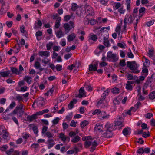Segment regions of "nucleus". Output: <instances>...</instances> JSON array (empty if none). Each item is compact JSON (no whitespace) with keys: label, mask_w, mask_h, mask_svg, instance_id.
<instances>
[{"label":"nucleus","mask_w":155,"mask_h":155,"mask_svg":"<svg viewBox=\"0 0 155 155\" xmlns=\"http://www.w3.org/2000/svg\"><path fill=\"white\" fill-rule=\"evenodd\" d=\"M82 139L83 141H86L84 142V147L85 148H87L90 146H92L90 148L91 152L94 151L98 145L97 141L94 139H92L91 136L83 137Z\"/></svg>","instance_id":"obj_1"},{"label":"nucleus","mask_w":155,"mask_h":155,"mask_svg":"<svg viewBox=\"0 0 155 155\" xmlns=\"http://www.w3.org/2000/svg\"><path fill=\"white\" fill-rule=\"evenodd\" d=\"M23 105L20 103L18 104L12 112L9 114V115L17 114L18 117H21L23 115L24 110H23Z\"/></svg>","instance_id":"obj_2"},{"label":"nucleus","mask_w":155,"mask_h":155,"mask_svg":"<svg viewBox=\"0 0 155 155\" xmlns=\"http://www.w3.org/2000/svg\"><path fill=\"white\" fill-rule=\"evenodd\" d=\"M127 65L130 70L132 71V73L136 74L139 73L140 71V70H137L138 66L135 61H127Z\"/></svg>","instance_id":"obj_3"},{"label":"nucleus","mask_w":155,"mask_h":155,"mask_svg":"<svg viewBox=\"0 0 155 155\" xmlns=\"http://www.w3.org/2000/svg\"><path fill=\"white\" fill-rule=\"evenodd\" d=\"M113 125L110 124L109 126L108 124L106 125L107 130L106 131L102 134V136L107 138H110L112 136L111 132L113 130V128L111 127Z\"/></svg>","instance_id":"obj_4"},{"label":"nucleus","mask_w":155,"mask_h":155,"mask_svg":"<svg viewBox=\"0 0 155 155\" xmlns=\"http://www.w3.org/2000/svg\"><path fill=\"white\" fill-rule=\"evenodd\" d=\"M107 60L112 59V61L116 62L118 60V58L116 54L113 53L111 51H109L107 54Z\"/></svg>","instance_id":"obj_5"},{"label":"nucleus","mask_w":155,"mask_h":155,"mask_svg":"<svg viewBox=\"0 0 155 155\" xmlns=\"http://www.w3.org/2000/svg\"><path fill=\"white\" fill-rule=\"evenodd\" d=\"M84 7L85 11L87 15L91 16L94 15V11L91 6L88 5H86Z\"/></svg>","instance_id":"obj_6"},{"label":"nucleus","mask_w":155,"mask_h":155,"mask_svg":"<svg viewBox=\"0 0 155 155\" xmlns=\"http://www.w3.org/2000/svg\"><path fill=\"white\" fill-rule=\"evenodd\" d=\"M105 100L100 98L99 101H98L97 104V105L99 108H104L108 106V104Z\"/></svg>","instance_id":"obj_7"},{"label":"nucleus","mask_w":155,"mask_h":155,"mask_svg":"<svg viewBox=\"0 0 155 155\" xmlns=\"http://www.w3.org/2000/svg\"><path fill=\"white\" fill-rule=\"evenodd\" d=\"M35 104H36L38 107H41L45 104V101L44 98L41 97H40L38 98L37 100L34 102L32 106Z\"/></svg>","instance_id":"obj_8"},{"label":"nucleus","mask_w":155,"mask_h":155,"mask_svg":"<svg viewBox=\"0 0 155 155\" xmlns=\"http://www.w3.org/2000/svg\"><path fill=\"white\" fill-rule=\"evenodd\" d=\"M79 94L78 95L76 96H75L76 97H78L79 98H81L84 97H86V95L84 92V90L83 87H82L79 90Z\"/></svg>","instance_id":"obj_9"},{"label":"nucleus","mask_w":155,"mask_h":155,"mask_svg":"<svg viewBox=\"0 0 155 155\" xmlns=\"http://www.w3.org/2000/svg\"><path fill=\"white\" fill-rule=\"evenodd\" d=\"M4 128V126H1L0 127V130L3 129L2 132L1 133V134L4 139H6L8 137V134L6 130L3 129Z\"/></svg>","instance_id":"obj_10"},{"label":"nucleus","mask_w":155,"mask_h":155,"mask_svg":"<svg viewBox=\"0 0 155 155\" xmlns=\"http://www.w3.org/2000/svg\"><path fill=\"white\" fill-rule=\"evenodd\" d=\"M59 137L61 139V140L63 142L68 141L69 142L70 140V137L68 136H65L63 133L60 134Z\"/></svg>","instance_id":"obj_11"},{"label":"nucleus","mask_w":155,"mask_h":155,"mask_svg":"<svg viewBox=\"0 0 155 155\" xmlns=\"http://www.w3.org/2000/svg\"><path fill=\"white\" fill-rule=\"evenodd\" d=\"M52 17L53 19L56 20L55 26V29H57L58 28V15L57 14L54 13L52 15Z\"/></svg>","instance_id":"obj_12"},{"label":"nucleus","mask_w":155,"mask_h":155,"mask_svg":"<svg viewBox=\"0 0 155 155\" xmlns=\"http://www.w3.org/2000/svg\"><path fill=\"white\" fill-rule=\"evenodd\" d=\"M26 119H25V120L31 122L34 119H36V115L34 114H33L31 116L28 115L26 116Z\"/></svg>","instance_id":"obj_13"},{"label":"nucleus","mask_w":155,"mask_h":155,"mask_svg":"<svg viewBox=\"0 0 155 155\" xmlns=\"http://www.w3.org/2000/svg\"><path fill=\"white\" fill-rule=\"evenodd\" d=\"M154 80H155V74H153L151 77L148 79L146 84L149 85Z\"/></svg>","instance_id":"obj_14"},{"label":"nucleus","mask_w":155,"mask_h":155,"mask_svg":"<svg viewBox=\"0 0 155 155\" xmlns=\"http://www.w3.org/2000/svg\"><path fill=\"white\" fill-rule=\"evenodd\" d=\"M103 38L104 40L103 44L104 45L107 47H110V44L108 39V37L104 36L103 37Z\"/></svg>","instance_id":"obj_15"},{"label":"nucleus","mask_w":155,"mask_h":155,"mask_svg":"<svg viewBox=\"0 0 155 155\" xmlns=\"http://www.w3.org/2000/svg\"><path fill=\"white\" fill-rule=\"evenodd\" d=\"M98 63H96L94 64H90L89 65V70L90 71H96L97 69Z\"/></svg>","instance_id":"obj_16"},{"label":"nucleus","mask_w":155,"mask_h":155,"mask_svg":"<svg viewBox=\"0 0 155 155\" xmlns=\"http://www.w3.org/2000/svg\"><path fill=\"white\" fill-rule=\"evenodd\" d=\"M50 52L48 51H40L39 52V55L41 56H45V57H48L49 55Z\"/></svg>","instance_id":"obj_17"},{"label":"nucleus","mask_w":155,"mask_h":155,"mask_svg":"<svg viewBox=\"0 0 155 155\" xmlns=\"http://www.w3.org/2000/svg\"><path fill=\"white\" fill-rule=\"evenodd\" d=\"M146 9L144 7L140 8L139 10V16L138 17L140 18L145 13Z\"/></svg>","instance_id":"obj_18"},{"label":"nucleus","mask_w":155,"mask_h":155,"mask_svg":"<svg viewBox=\"0 0 155 155\" xmlns=\"http://www.w3.org/2000/svg\"><path fill=\"white\" fill-rule=\"evenodd\" d=\"M103 130V126L101 124H97L94 128V130L95 131L97 132H100L102 131Z\"/></svg>","instance_id":"obj_19"},{"label":"nucleus","mask_w":155,"mask_h":155,"mask_svg":"<svg viewBox=\"0 0 155 155\" xmlns=\"http://www.w3.org/2000/svg\"><path fill=\"white\" fill-rule=\"evenodd\" d=\"M78 151L79 149L75 146L74 149L67 151V153L70 154H72L74 153L77 154Z\"/></svg>","instance_id":"obj_20"},{"label":"nucleus","mask_w":155,"mask_h":155,"mask_svg":"<svg viewBox=\"0 0 155 155\" xmlns=\"http://www.w3.org/2000/svg\"><path fill=\"white\" fill-rule=\"evenodd\" d=\"M125 17L127 18V23L128 25L131 24L133 22V21L134 20V18L131 15L130 16L126 15Z\"/></svg>","instance_id":"obj_21"},{"label":"nucleus","mask_w":155,"mask_h":155,"mask_svg":"<svg viewBox=\"0 0 155 155\" xmlns=\"http://www.w3.org/2000/svg\"><path fill=\"white\" fill-rule=\"evenodd\" d=\"M100 119H104L108 118L109 115L107 114L104 111L101 112L100 114Z\"/></svg>","instance_id":"obj_22"},{"label":"nucleus","mask_w":155,"mask_h":155,"mask_svg":"<svg viewBox=\"0 0 155 155\" xmlns=\"http://www.w3.org/2000/svg\"><path fill=\"white\" fill-rule=\"evenodd\" d=\"M5 5V3L3 2L2 5V8L0 10V13L2 15L6 12L8 9V8H4Z\"/></svg>","instance_id":"obj_23"},{"label":"nucleus","mask_w":155,"mask_h":155,"mask_svg":"<svg viewBox=\"0 0 155 155\" xmlns=\"http://www.w3.org/2000/svg\"><path fill=\"white\" fill-rule=\"evenodd\" d=\"M64 27L65 30V32L66 34H67L70 30L71 28L68 23H65L64 25Z\"/></svg>","instance_id":"obj_24"},{"label":"nucleus","mask_w":155,"mask_h":155,"mask_svg":"<svg viewBox=\"0 0 155 155\" xmlns=\"http://www.w3.org/2000/svg\"><path fill=\"white\" fill-rule=\"evenodd\" d=\"M81 140L80 137L78 135H77L72 138L71 142L73 143H77Z\"/></svg>","instance_id":"obj_25"},{"label":"nucleus","mask_w":155,"mask_h":155,"mask_svg":"<svg viewBox=\"0 0 155 155\" xmlns=\"http://www.w3.org/2000/svg\"><path fill=\"white\" fill-rule=\"evenodd\" d=\"M47 143L48 144V149H50L53 146L55 145V143H54V140L52 139H49L47 141Z\"/></svg>","instance_id":"obj_26"},{"label":"nucleus","mask_w":155,"mask_h":155,"mask_svg":"<svg viewBox=\"0 0 155 155\" xmlns=\"http://www.w3.org/2000/svg\"><path fill=\"white\" fill-rule=\"evenodd\" d=\"M76 35L74 33H72L67 36V39L68 41L71 42L75 38Z\"/></svg>","instance_id":"obj_27"},{"label":"nucleus","mask_w":155,"mask_h":155,"mask_svg":"<svg viewBox=\"0 0 155 155\" xmlns=\"http://www.w3.org/2000/svg\"><path fill=\"white\" fill-rule=\"evenodd\" d=\"M10 72L11 71H0V74L1 76L2 77H7L9 76Z\"/></svg>","instance_id":"obj_28"},{"label":"nucleus","mask_w":155,"mask_h":155,"mask_svg":"<svg viewBox=\"0 0 155 155\" xmlns=\"http://www.w3.org/2000/svg\"><path fill=\"white\" fill-rule=\"evenodd\" d=\"M77 101L76 99H74L72 101H71L68 104V107L69 109H71L73 107L74 105L76 104Z\"/></svg>","instance_id":"obj_29"},{"label":"nucleus","mask_w":155,"mask_h":155,"mask_svg":"<svg viewBox=\"0 0 155 155\" xmlns=\"http://www.w3.org/2000/svg\"><path fill=\"white\" fill-rule=\"evenodd\" d=\"M110 91V90L109 89H107L106 90L104 91L103 94V95L101 96V98H102V99H105L106 98V96L108 95Z\"/></svg>","instance_id":"obj_30"},{"label":"nucleus","mask_w":155,"mask_h":155,"mask_svg":"<svg viewBox=\"0 0 155 155\" xmlns=\"http://www.w3.org/2000/svg\"><path fill=\"white\" fill-rule=\"evenodd\" d=\"M68 97V95L67 94H63L60 97V102H61L64 100H66Z\"/></svg>","instance_id":"obj_31"},{"label":"nucleus","mask_w":155,"mask_h":155,"mask_svg":"<svg viewBox=\"0 0 155 155\" xmlns=\"http://www.w3.org/2000/svg\"><path fill=\"white\" fill-rule=\"evenodd\" d=\"M78 6L76 3H73L72 4L71 9L72 11H75L78 8Z\"/></svg>","instance_id":"obj_32"},{"label":"nucleus","mask_w":155,"mask_h":155,"mask_svg":"<svg viewBox=\"0 0 155 155\" xmlns=\"http://www.w3.org/2000/svg\"><path fill=\"white\" fill-rule=\"evenodd\" d=\"M77 62L76 61L74 64H71V65L68 66L67 67V69H68L70 71H71L75 67H76Z\"/></svg>","instance_id":"obj_33"},{"label":"nucleus","mask_w":155,"mask_h":155,"mask_svg":"<svg viewBox=\"0 0 155 155\" xmlns=\"http://www.w3.org/2000/svg\"><path fill=\"white\" fill-rule=\"evenodd\" d=\"M89 124V123L88 121L86 120H84L83 122L81 123L80 125L81 128H83L86 126L88 125Z\"/></svg>","instance_id":"obj_34"},{"label":"nucleus","mask_w":155,"mask_h":155,"mask_svg":"<svg viewBox=\"0 0 155 155\" xmlns=\"http://www.w3.org/2000/svg\"><path fill=\"white\" fill-rule=\"evenodd\" d=\"M130 133V130H128L127 128H125L123 130V133L125 136L129 135Z\"/></svg>","instance_id":"obj_35"},{"label":"nucleus","mask_w":155,"mask_h":155,"mask_svg":"<svg viewBox=\"0 0 155 155\" xmlns=\"http://www.w3.org/2000/svg\"><path fill=\"white\" fill-rule=\"evenodd\" d=\"M11 70L13 73L17 74H20V71H19L18 70L15 68H12Z\"/></svg>","instance_id":"obj_36"},{"label":"nucleus","mask_w":155,"mask_h":155,"mask_svg":"<svg viewBox=\"0 0 155 155\" xmlns=\"http://www.w3.org/2000/svg\"><path fill=\"white\" fill-rule=\"evenodd\" d=\"M89 37V39H91L94 41H96L97 39V36L95 35H90Z\"/></svg>","instance_id":"obj_37"},{"label":"nucleus","mask_w":155,"mask_h":155,"mask_svg":"<svg viewBox=\"0 0 155 155\" xmlns=\"http://www.w3.org/2000/svg\"><path fill=\"white\" fill-rule=\"evenodd\" d=\"M141 105V103L140 102H138L134 106L133 108L134 110H133L134 112H135L139 107Z\"/></svg>","instance_id":"obj_38"},{"label":"nucleus","mask_w":155,"mask_h":155,"mask_svg":"<svg viewBox=\"0 0 155 155\" xmlns=\"http://www.w3.org/2000/svg\"><path fill=\"white\" fill-rule=\"evenodd\" d=\"M149 98L151 100H153L155 98V91H153L150 93L149 95Z\"/></svg>","instance_id":"obj_39"},{"label":"nucleus","mask_w":155,"mask_h":155,"mask_svg":"<svg viewBox=\"0 0 155 155\" xmlns=\"http://www.w3.org/2000/svg\"><path fill=\"white\" fill-rule=\"evenodd\" d=\"M24 80L29 84H31V78L28 76H25L24 79Z\"/></svg>","instance_id":"obj_40"},{"label":"nucleus","mask_w":155,"mask_h":155,"mask_svg":"<svg viewBox=\"0 0 155 155\" xmlns=\"http://www.w3.org/2000/svg\"><path fill=\"white\" fill-rule=\"evenodd\" d=\"M42 32L40 31H38L36 33L35 35L38 40H40L41 38L39 37V36H41Z\"/></svg>","instance_id":"obj_41"},{"label":"nucleus","mask_w":155,"mask_h":155,"mask_svg":"<svg viewBox=\"0 0 155 155\" xmlns=\"http://www.w3.org/2000/svg\"><path fill=\"white\" fill-rule=\"evenodd\" d=\"M30 136V134H29L27 133H23L22 135V137L24 139L26 140Z\"/></svg>","instance_id":"obj_42"},{"label":"nucleus","mask_w":155,"mask_h":155,"mask_svg":"<svg viewBox=\"0 0 155 155\" xmlns=\"http://www.w3.org/2000/svg\"><path fill=\"white\" fill-rule=\"evenodd\" d=\"M126 88L127 90L129 91H132L133 89V87L131 85L127 83L126 84Z\"/></svg>","instance_id":"obj_43"},{"label":"nucleus","mask_w":155,"mask_h":155,"mask_svg":"<svg viewBox=\"0 0 155 155\" xmlns=\"http://www.w3.org/2000/svg\"><path fill=\"white\" fill-rule=\"evenodd\" d=\"M105 29V27H104L102 28L100 30V31L101 32L99 33V36L100 35H102L103 34H108V32L106 31H104V30Z\"/></svg>","instance_id":"obj_44"},{"label":"nucleus","mask_w":155,"mask_h":155,"mask_svg":"<svg viewBox=\"0 0 155 155\" xmlns=\"http://www.w3.org/2000/svg\"><path fill=\"white\" fill-rule=\"evenodd\" d=\"M155 21L154 20L149 21L147 22L146 24L148 27H150L154 23Z\"/></svg>","instance_id":"obj_45"},{"label":"nucleus","mask_w":155,"mask_h":155,"mask_svg":"<svg viewBox=\"0 0 155 155\" xmlns=\"http://www.w3.org/2000/svg\"><path fill=\"white\" fill-rule=\"evenodd\" d=\"M154 52V50L153 49H150L149 50L148 54L150 57L152 58L153 56Z\"/></svg>","instance_id":"obj_46"},{"label":"nucleus","mask_w":155,"mask_h":155,"mask_svg":"<svg viewBox=\"0 0 155 155\" xmlns=\"http://www.w3.org/2000/svg\"><path fill=\"white\" fill-rule=\"evenodd\" d=\"M50 60H49L48 59L46 58H44L42 60V62L45 64H50Z\"/></svg>","instance_id":"obj_47"},{"label":"nucleus","mask_w":155,"mask_h":155,"mask_svg":"<svg viewBox=\"0 0 155 155\" xmlns=\"http://www.w3.org/2000/svg\"><path fill=\"white\" fill-rule=\"evenodd\" d=\"M119 89L118 88L114 87L112 89L111 91L114 94H118L119 93Z\"/></svg>","instance_id":"obj_48"},{"label":"nucleus","mask_w":155,"mask_h":155,"mask_svg":"<svg viewBox=\"0 0 155 155\" xmlns=\"http://www.w3.org/2000/svg\"><path fill=\"white\" fill-rule=\"evenodd\" d=\"M53 45V43L51 42H50L48 43L47 44L46 47L47 49L48 50H50Z\"/></svg>","instance_id":"obj_49"},{"label":"nucleus","mask_w":155,"mask_h":155,"mask_svg":"<svg viewBox=\"0 0 155 155\" xmlns=\"http://www.w3.org/2000/svg\"><path fill=\"white\" fill-rule=\"evenodd\" d=\"M127 18L125 17V18L124 19V29L125 31L126 30V28L127 27Z\"/></svg>","instance_id":"obj_50"},{"label":"nucleus","mask_w":155,"mask_h":155,"mask_svg":"<svg viewBox=\"0 0 155 155\" xmlns=\"http://www.w3.org/2000/svg\"><path fill=\"white\" fill-rule=\"evenodd\" d=\"M138 8H136L134 9L133 12V15L134 17H135L137 15L138 13Z\"/></svg>","instance_id":"obj_51"},{"label":"nucleus","mask_w":155,"mask_h":155,"mask_svg":"<svg viewBox=\"0 0 155 155\" xmlns=\"http://www.w3.org/2000/svg\"><path fill=\"white\" fill-rule=\"evenodd\" d=\"M54 90L52 88L50 89L48 91V92L45 94V95L48 96L49 95H51L53 92Z\"/></svg>","instance_id":"obj_52"},{"label":"nucleus","mask_w":155,"mask_h":155,"mask_svg":"<svg viewBox=\"0 0 155 155\" xmlns=\"http://www.w3.org/2000/svg\"><path fill=\"white\" fill-rule=\"evenodd\" d=\"M101 111L100 109H96L92 113L93 115L100 114Z\"/></svg>","instance_id":"obj_53"},{"label":"nucleus","mask_w":155,"mask_h":155,"mask_svg":"<svg viewBox=\"0 0 155 155\" xmlns=\"http://www.w3.org/2000/svg\"><path fill=\"white\" fill-rule=\"evenodd\" d=\"M76 134V133L74 131H71L69 134V136L72 138L74 137V136H75Z\"/></svg>","instance_id":"obj_54"},{"label":"nucleus","mask_w":155,"mask_h":155,"mask_svg":"<svg viewBox=\"0 0 155 155\" xmlns=\"http://www.w3.org/2000/svg\"><path fill=\"white\" fill-rule=\"evenodd\" d=\"M33 130L35 134L37 135H38V128L37 127L34 126L33 128Z\"/></svg>","instance_id":"obj_55"},{"label":"nucleus","mask_w":155,"mask_h":155,"mask_svg":"<svg viewBox=\"0 0 155 155\" xmlns=\"http://www.w3.org/2000/svg\"><path fill=\"white\" fill-rule=\"evenodd\" d=\"M137 153L139 154H143L144 153L143 148H139L137 150Z\"/></svg>","instance_id":"obj_56"},{"label":"nucleus","mask_w":155,"mask_h":155,"mask_svg":"<svg viewBox=\"0 0 155 155\" xmlns=\"http://www.w3.org/2000/svg\"><path fill=\"white\" fill-rule=\"evenodd\" d=\"M145 116L147 118L150 119L153 116V114L152 113H148L146 114Z\"/></svg>","instance_id":"obj_57"},{"label":"nucleus","mask_w":155,"mask_h":155,"mask_svg":"<svg viewBox=\"0 0 155 155\" xmlns=\"http://www.w3.org/2000/svg\"><path fill=\"white\" fill-rule=\"evenodd\" d=\"M15 102H12L10 104L9 107L10 108V109H12L15 106Z\"/></svg>","instance_id":"obj_58"},{"label":"nucleus","mask_w":155,"mask_h":155,"mask_svg":"<svg viewBox=\"0 0 155 155\" xmlns=\"http://www.w3.org/2000/svg\"><path fill=\"white\" fill-rule=\"evenodd\" d=\"M134 110V109L133 108V107H132L129 110L125 112V114H128L130 115H131V111H133Z\"/></svg>","instance_id":"obj_59"},{"label":"nucleus","mask_w":155,"mask_h":155,"mask_svg":"<svg viewBox=\"0 0 155 155\" xmlns=\"http://www.w3.org/2000/svg\"><path fill=\"white\" fill-rule=\"evenodd\" d=\"M77 122H75L74 120H72L70 123V126L73 127H75L76 126Z\"/></svg>","instance_id":"obj_60"},{"label":"nucleus","mask_w":155,"mask_h":155,"mask_svg":"<svg viewBox=\"0 0 155 155\" xmlns=\"http://www.w3.org/2000/svg\"><path fill=\"white\" fill-rule=\"evenodd\" d=\"M117 46L121 48H125L126 45L124 43L122 44L120 43H118L117 44Z\"/></svg>","instance_id":"obj_61"},{"label":"nucleus","mask_w":155,"mask_h":155,"mask_svg":"<svg viewBox=\"0 0 155 155\" xmlns=\"http://www.w3.org/2000/svg\"><path fill=\"white\" fill-rule=\"evenodd\" d=\"M71 18V16L69 15H67L64 17V20L65 21H68Z\"/></svg>","instance_id":"obj_62"},{"label":"nucleus","mask_w":155,"mask_h":155,"mask_svg":"<svg viewBox=\"0 0 155 155\" xmlns=\"http://www.w3.org/2000/svg\"><path fill=\"white\" fill-rule=\"evenodd\" d=\"M14 151V150L12 148H11L6 152V153L8 155H11L12 153H13Z\"/></svg>","instance_id":"obj_63"},{"label":"nucleus","mask_w":155,"mask_h":155,"mask_svg":"<svg viewBox=\"0 0 155 155\" xmlns=\"http://www.w3.org/2000/svg\"><path fill=\"white\" fill-rule=\"evenodd\" d=\"M120 64L122 67L126 65L125 60H120Z\"/></svg>","instance_id":"obj_64"}]
</instances>
